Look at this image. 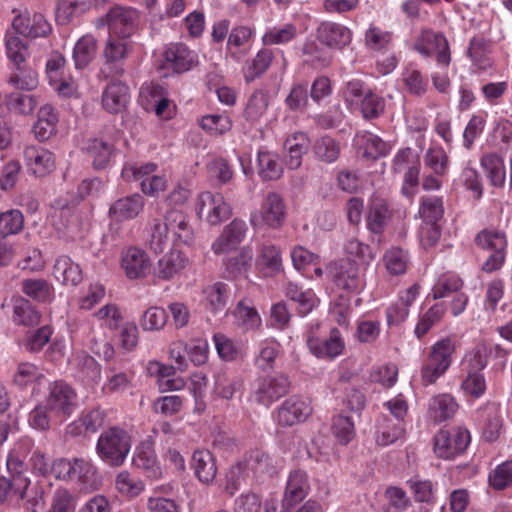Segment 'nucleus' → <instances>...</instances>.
<instances>
[{
    "label": "nucleus",
    "mask_w": 512,
    "mask_h": 512,
    "mask_svg": "<svg viewBox=\"0 0 512 512\" xmlns=\"http://www.w3.org/2000/svg\"><path fill=\"white\" fill-rule=\"evenodd\" d=\"M489 485L496 490H503L512 485V460L496 466L489 473Z\"/></svg>",
    "instance_id": "774afa93"
},
{
    "label": "nucleus",
    "mask_w": 512,
    "mask_h": 512,
    "mask_svg": "<svg viewBox=\"0 0 512 512\" xmlns=\"http://www.w3.org/2000/svg\"><path fill=\"white\" fill-rule=\"evenodd\" d=\"M34 442L29 437L18 439L12 446L7 456L6 466L11 475L24 476L27 470L25 460L32 452Z\"/></svg>",
    "instance_id": "bb28decb"
},
{
    "label": "nucleus",
    "mask_w": 512,
    "mask_h": 512,
    "mask_svg": "<svg viewBox=\"0 0 512 512\" xmlns=\"http://www.w3.org/2000/svg\"><path fill=\"white\" fill-rule=\"evenodd\" d=\"M298 34L299 30L293 23L274 25L266 29L262 36V43L266 46L285 45L296 39Z\"/></svg>",
    "instance_id": "79ce46f5"
},
{
    "label": "nucleus",
    "mask_w": 512,
    "mask_h": 512,
    "mask_svg": "<svg viewBox=\"0 0 512 512\" xmlns=\"http://www.w3.org/2000/svg\"><path fill=\"white\" fill-rule=\"evenodd\" d=\"M93 317L103 328L116 330L123 321V315L119 306L115 303H107L94 312Z\"/></svg>",
    "instance_id": "4d7b16f0"
},
{
    "label": "nucleus",
    "mask_w": 512,
    "mask_h": 512,
    "mask_svg": "<svg viewBox=\"0 0 512 512\" xmlns=\"http://www.w3.org/2000/svg\"><path fill=\"white\" fill-rule=\"evenodd\" d=\"M195 240V231L186 213L178 208H170L163 218L152 220L149 229L147 244L155 253H162L171 242L174 246L178 243L191 245Z\"/></svg>",
    "instance_id": "f257e3e1"
},
{
    "label": "nucleus",
    "mask_w": 512,
    "mask_h": 512,
    "mask_svg": "<svg viewBox=\"0 0 512 512\" xmlns=\"http://www.w3.org/2000/svg\"><path fill=\"white\" fill-rule=\"evenodd\" d=\"M463 286L460 277L453 273H447L438 278L433 285L431 295L433 299L448 297L452 293H457Z\"/></svg>",
    "instance_id": "052dcab7"
},
{
    "label": "nucleus",
    "mask_w": 512,
    "mask_h": 512,
    "mask_svg": "<svg viewBox=\"0 0 512 512\" xmlns=\"http://www.w3.org/2000/svg\"><path fill=\"white\" fill-rule=\"evenodd\" d=\"M307 347L312 355L318 359L334 360L343 354L345 342L336 328L331 329L326 339H320L314 336H308L306 339Z\"/></svg>",
    "instance_id": "2eb2a0df"
},
{
    "label": "nucleus",
    "mask_w": 512,
    "mask_h": 512,
    "mask_svg": "<svg viewBox=\"0 0 512 512\" xmlns=\"http://www.w3.org/2000/svg\"><path fill=\"white\" fill-rule=\"evenodd\" d=\"M253 251L250 247L241 248L237 254L228 258L225 262L227 273L231 277H237L247 272L251 265Z\"/></svg>",
    "instance_id": "e2e57ef3"
},
{
    "label": "nucleus",
    "mask_w": 512,
    "mask_h": 512,
    "mask_svg": "<svg viewBox=\"0 0 512 512\" xmlns=\"http://www.w3.org/2000/svg\"><path fill=\"white\" fill-rule=\"evenodd\" d=\"M69 365L75 371L76 377L83 381L93 383L100 379V365L84 351L73 353L69 359Z\"/></svg>",
    "instance_id": "a878e982"
},
{
    "label": "nucleus",
    "mask_w": 512,
    "mask_h": 512,
    "mask_svg": "<svg viewBox=\"0 0 512 512\" xmlns=\"http://www.w3.org/2000/svg\"><path fill=\"white\" fill-rule=\"evenodd\" d=\"M458 410L455 398L450 394L434 396L428 405V418L435 423H441L454 417Z\"/></svg>",
    "instance_id": "cd10ccee"
},
{
    "label": "nucleus",
    "mask_w": 512,
    "mask_h": 512,
    "mask_svg": "<svg viewBox=\"0 0 512 512\" xmlns=\"http://www.w3.org/2000/svg\"><path fill=\"white\" fill-rule=\"evenodd\" d=\"M273 473L272 458L260 449H252L227 472L225 491L232 496L248 478L272 475Z\"/></svg>",
    "instance_id": "7ed1b4c3"
},
{
    "label": "nucleus",
    "mask_w": 512,
    "mask_h": 512,
    "mask_svg": "<svg viewBox=\"0 0 512 512\" xmlns=\"http://www.w3.org/2000/svg\"><path fill=\"white\" fill-rule=\"evenodd\" d=\"M290 381L284 374L260 377L253 383L250 399L257 404L270 407L288 393Z\"/></svg>",
    "instance_id": "9d476101"
},
{
    "label": "nucleus",
    "mask_w": 512,
    "mask_h": 512,
    "mask_svg": "<svg viewBox=\"0 0 512 512\" xmlns=\"http://www.w3.org/2000/svg\"><path fill=\"white\" fill-rule=\"evenodd\" d=\"M445 311L446 307L443 303H436L421 314L414 329L415 336L418 339L423 338L435 324L441 321Z\"/></svg>",
    "instance_id": "603ef678"
},
{
    "label": "nucleus",
    "mask_w": 512,
    "mask_h": 512,
    "mask_svg": "<svg viewBox=\"0 0 512 512\" xmlns=\"http://www.w3.org/2000/svg\"><path fill=\"white\" fill-rule=\"evenodd\" d=\"M91 7L90 0H59L56 8V20L60 24H67L72 18L89 11Z\"/></svg>",
    "instance_id": "49530a36"
},
{
    "label": "nucleus",
    "mask_w": 512,
    "mask_h": 512,
    "mask_svg": "<svg viewBox=\"0 0 512 512\" xmlns=\"http://www.w3.org/2000/svg\"><path fill=\"white\" fill-rule=\"evenodd\" d=\"M192 467L196 477L203 483H211L217 474V467L212 453L208 450H197L192 457Z\"/></svg>",
    "instance_id": "e433bc0d"
},
{
    "label": "nucleus",
    "mask_w": 512,
    "mask_h": 512,
    "mask_svg": "<svg viewBox=\"0 0 512 512\" xmlns=\"http://www.w3.org/2000/svg\"><path fill=\"white\" fill-rule=\"evenodd\" d=\"M78 497L67 488H57L51 497L47 512H75Z\"/></svg>",
    "instance_id": "6e6d98bb"
},
{
    "label": "nucleus",
    "mask_w": 512,
    "mask_h": 512,
    "mask_svg": "<svg viewBox=\"0 0 512 512\" xmlns=\"http://www.w3.org/2000/svg\"><path fill=\"white\" fill-rule=\"evenodd\" d=\"M138 13L135 9L123 6L111 8L105 17L96 22V27L108 26L109 35L112 37L129 38L136 32Z\"/></svg>",
    "instance_id": "6e6552de"
},
{
    "label": "nucleus",
    "mask_w": 512,
    "mask_h": 512,
    "mask_svg": "<svg viewBox=\"0 0 512 512\" xmlns=\"http://www.w3.org/2000/svg\"><path fill=\"white\" fill-rule=\"evenodd\" d=\"M128 101L129 88L122 82L110 83L103 92V107L111 113L121 112L125 109Z\"/></svg>",
    "instance_id": "2f4dec72"
},
{
    "label": "nucleus",
    "mask_w": 512,
    "mask_h": 512,
    "mask_svg": "<svg viewBox=\"0 0 512 512\" xmlns=\"http://www.w3.org/2000/svg\"><path fill=\"white\" fill-rule=\"evenodd\" d=\"M456 346L450 338L435 342L421 368V380L424 385L434 384L442 377L453 362Z\"/></svg>",
    "instance_id": "39448f33"
},
{
    "label": "nucleus",
    "mask_w": 512,
    "mask_h": 512,
    "mask_svg": "<svg viewBox=\"0 0 512 512\" xmlns=\"http://www.w3.org/2000/svg\"><path fill=\"white\" fill-rule=\"evenodd\" d=\"M12 476V480L0 477V504L12 500L19 501L25 497L30 480L26 476Z\"/></svg>",
    "instance_id": "58836bf2"
},
{
    "label": "nucleus",
    "mask_w": 512,
    "mask_h": 512,
    "mask_svg": "<svg viewBox=\"0 0 512 512\" xmlns=\"http://www.w3.org/2000/svg\"><path fill=\"white\" fill-rule=\"evenodd\" d=\"M172 487L170 485L156 486L147 498L146 508L149 512H181L179 504L169 498Z\"/></svg>",
    "instance_id": "72a5a7b5"
},
{
    "label": "nucleus",
    "mask_w": 512,
    "mask_h": 512,
    "mask_svg": "<svg viewBox=\"0 0 512 512\" xmlns=\"http://www.w3.org/2000/svg\"><path fill=\"white\" fill-rule=\"evenodd\" d=\"M53 275L63 285L76 286L82 281V270L80 266L68 256H60L56 259L53 267Z\"/></svg>",
    "instance_id": "f704fd0d"
},
{
    "label": "nucleus",
    "mask_w": 512,
    "mask_h": 512,
    "mask_svg": "<svg viewBox=\"0 0 512 512\" xmlns=\"http://www.w3.org/2000/svg\"><path fill=\"white\" fill-rule=\"evenodd\" d=\"M256 264L269 274H275L282 270L281 250L274 244L263 245L256 259Z\"/></svg>",
    "instance_id": "09e8293b"
},
{
    "label": "nucleus",
    "mask_w": 512,
    "mask_h": 512,
    "mask_svg": "<svg viewBox=\"0 0 512 512\" xmlns=\"http://www.w3.org/2000/svg\"><path fill=\"white\" fill-rule=\"evenodd\" d=\"M354 144L366 158L377 159L385 156L388 152L386 143L377 135L367 131L357 133Z\"/></svg>",
    "instance_id": "473e14b6"
},
{
    "label": "nucleus",
    "mask_w": 512,
    "mask_h": 512,
    "mask_svg": "<svg viewBox=\"0 0 512 512\" xmlns=\"http://www.w3.org/2000/svg\"><path fill=\"white\" fill-rule=\"evenodd\" d=\"M134 464L143 469L147 476L153 479L162 477V469L158 464L156 454L149 443H142L136 448Z\"/></svg>",
    "instance_id": "4c0bfd02"
},
{
    "label": "nucleus",
    "mask_w": 512,
    "mask_h": 512,
    "mask_svg": "<svg viewBox=\"0 0 512 512\" xmlns=\"http://www.w3.org/2000/svg\"><path fill=\"white\" fill-rule=\"evenodd\" d=\"M27 171L35 177H44L55 170L56 160L54 154L38 145H28L23 152Z\"/></svg>",
    "instance_id": "dca6fc26"
},
{
    "label": "nucleus",
    "mask_w": 512,
    "mask_h": 512,
    "mask_svg": "<svg viewBox=\"0 0 512 512\" xmlns=\"http://www.w3.org/2000/svg\"><path fill=\"white\" fill-rule=\"evenodd\" d=\"M257 169L259 176L263 180H277L283 172L279 156L268 150L258 151Z\"/></svg>",
    "instance_id": "a19ab883"
},
{
    "label": "nucleus",
    "mask_w": 512,
    "mask_h": 512,
    "mask_svg": "<svg viewBox=\"0 0 512 512\" xmlns=\"http://www.w3.org/2000/svg\"><path fill=\"white\" fill-rule=\"evenodd\" d=\"M328 271L336 286L343 290L358 292L364 287L363 274L358 265L349 259L331 263Z\"/></svg>",
    "instance_id": "4468645a"
},
{
    "label": "nucleus",
    "mask_w": 512,
    "mask_h": 512,
    "mask_svg": "<svg viewBox=\"0 0 512 512\" xmlns=\"http://www.w3.org/2000/svg\"><path fill=\"white\" fill-rule=\"evenodd\" d=\"M164 58L166 64L177 73L189 71L198 63L197 54L183 44H171Z\"/></svg>",
    "instance_id": "393cba45"
},
{
    "label": "nucleus",
    "mask_w": 512,
    "mask_h": 512,
    "mask_svg": "<svg viewBox=\"0 0 512 512\" xmlns=\"http://www.w3.org/2000/svg\"><path fill=\"white\" fill-rule=\"evenodd\" d=\"M24 227V216L18 209H9L0 213V237L16 235Z\"/></svg>",
    "instance_id": "bf43d9fd"
},
{
    "label": "nucleus",
    "mask_w": 512,
    "mask_h": 512,
    "mask_svg": "<svg viewBox=\"0 0 512 512\" xmlns=\"http://www.w3.org/2000/svg\"><path fill=\"white\" fill-rule=\"evenodd\" d=\"M58 115L50 105L42 106L37 113V119L32 132L38 141H46L57 132Z\"/></svg>",
    "instance_id": "c85d7f7f"
},
{
    "label": "nucleus",
    "mask_w": 512,
    "mask_h": 512,
    "mask_svg": "<svg viewBox=\"0 0 512 512\" xmlns=\"http://www.w3.org/2000/svg\"><path fill=\"white\" fill-rule=\"evenodd\" d=\"M131 437L127 431L112 427L103 431L96 444L99 458L112 467L121 466L131 450Z\"/></svg>",
    "instance_id": "20e7f679"
},
{
    "label": "nucleus",
    "mask_w": 512,
    "mask_h": 512,
    "mask_svg": "<svg viewBox=\"0 0 512 512\" xmlns=\"http://www.w3.org/2000/svg\"><path fill=\"white\" fill-rule=\"evenodd\" d=\"M77 400V393L69 384L55 381L49 385L48 394L43 402L55 420L63 422L75 411Z\"/></svg>",
    "instance_id": "423d86ee"
},
{
    "label": "nucleus",
    "mask_w": 512,
    "mask_h": 512,
    "mask_svg": "<svg viewBox=\"0 0 512 512\" xmlns=\"http://www.w3.org/2000/svg\"><path fill=\"white\" fill-rule=\"evenodd\" d=\"M132 50V42L129 38L108 36L104 47V57L107 63L123 61Z\"/></svg>",
    "instance_id": "864d4df0"
},
{
    "label": "nucleus",
    "mask_w": 512,
    "mask_h": 512,
    "mask_svg": "<svg viewBox=\"0 0 512 512\" xmlns=\"http://www.w3.org/2000/svg\"><path fill=\"white\" fill-rule=\"evenodd\" d=\"M383 263L390 275H401L407 270L409 256L403 249L392 247L385 252L383 256Z\"/></svg>",
    "instance_id": "13d9d810"
},
{
    "label": "nucleus",
    "mask_w": 512,
    "mask_h": 512,
    "mask_svg": "<svg viewBox=\"0 0 512 512\" xmlns=\"http://www.w3.org/2000/svg\"><path fill=\"white\" fill-rule=\"evenodd\" d=\"M206 306L212 313L223 311L229 298V287L222 282H216L203 290Z\"/></svg>",
    "instance_id": "de8ad7c7"
},
{
    "label": "nucleus",
    "mask_w": 512,
    "mask_h": 512,
    "mask_svg": "<svg viewBox=\"0 0 512 512\" xmlns=\"http://www.w3.org/2000/svg\"><path fill=\"white\" fill-rule=\"evenodd\" d=\"M151 266L150 256L144 249L129 246L121 251L120 268L129 280L146 278L150 274Z\"/></svg>",
    "instance_id": "ddd939ff"
},
{
    "label": "nucleus",
    "mask_w": 512,
    "mask_h": 512,
    "mask_svg": "<svg viewBox=\"0 0 512 512\" xmlns=\"http://www.w3.org/2000/svg\"><path fill=\"white\" fill-rule=\"evenodd\" d=\"M167 322V313L165 309L159 306L147 308L140 317L139 325L144 331H160Z\"/></svg>",
    "instance_id": "680f3d73"
},
{
    "label": "nucleus",
    "mask_w": 512,
    "mask_h": 512,
    "mask_svg": "<svg viewBox=\"0 0 512 512\" xmlns=\"http://www.w3.org/2000/svg\"><path fill=\"white\" fill-rule=\"evenodd\" d=\"M233 314L237 326L244 330H255L261 326V317L249 300L239 301Z\"/></svg>",
    "instance_id": "c03bdc74"
},
{
    "label": "nucleus",
    "mask_w": 512,
    "mask_h": 512,
    "mask_svg": "<svg viewBox=\"0 0 512 512\" xmlns=\"http://www.w3.org/2000/svg\"><path fill=\"white\" fill-rule=\"evenodd\" d=\"M401 79L410 94L422 96L427 92L428 81L423 77L421 71L413 65H407L403 68Z\"/></svg>",
    "instance_id": "5fc2aeb1"
},
{
    "label": "nucleus",
    "mask_w": 512,
    "mask_h": 512,
    "mask_svg": "<svg viewBox=\"0 0 512 512\" xmlns=\"http://www.w3.org/2000/svg\"><path fill=\"white\" fill-rule=\"evenodd\" d=\"M83 149L96 169L107 167L114 151L112 144L99 138L88 139Z\"/></svg>",
    "instance_id": "c9c22d12"
},
{
    "label": "nucleus",
    "mask_w": 512,
    "mask_h": 512,
    "mask_svg": "<svg viewBox=\"0 0 512 512\" xmlns=\"http://www.w3.org/2000/svg\"><path fill=\"white\" fill-rule=\"evenodd\" d=\"M200 125L210 135L218 136L231 130L232 121L226 114H208L202 117Z\"/></svg>",
    "instance_id": "338daca9"
},
{
    "label": "nucleus",
    "mask_w": 512,
    "mask_h": 512,
    "mask_svg": "<svg viewBox=\"0 0 512 512\" xmlns=\"http://www.w3.org/2000/svg\"><path fill=\"white\" fill-rule=\"evenodd\" d=\"M415 50L424 57L436 54L439 64L448 66L450 52L447 39L440 33L423 31L414 44Z\"/></svg>",
    "instance_id": "f3484780"
},
{
    "label": "nucleus",
    "mask_w": 512,
    "mask_h": 512,
    "mask_svg": "<svg viewBox=\"0 0 512 512\" xmlns=\"http://www.w3.org/2000/svg\"><path fill=\"white\" fill-rule=\"evenodd\" d=\"M144 207V197L135 193L116 200L109 208V216L115 222L130 221L138 217Z\"/></svg>",
    "instance_id": "412c9836"
},
{
    "label": "nucleus",
    "mask_w": 512,
    "mask_h": 512,
    "mask_svg": "<svg viewBox=\"0 0 512 512\" xmlns=\"http://www.w3.org/2000/svg\"><path fill=\"white\" fill-rule=\"evenodd\" d=\"M312 412L309 401L291 397L285 400L277 410V421L282 426H292L305 421Z\"/></svg>",
    "instance_id": "aec40b11"
},
{
    "label": "nucleus",
    "mask_w": 512,
    "mask_h": 512,
    "mask_svg": "<svg viewBox=\"0 0 512 512\" xmlns=\"http://www.w3.org/2000/svg\"><path fill=\"white\" fill-rule=\"evenodd\" d=\"M391 212L385 198L378 194H373L370 198L366 216L367 229L374 234H381L389 219Z\"/></svg>",
    "instance_id": "b1692460"
},
{
    "label": "nucleus",
    "mask_w": 512,
    "mask_h": 512,
    "mask_svg": "<svg viewBox=\"0 0 512 512\" xmlns=\"http://www.w3.org/2000/svg\"><path fill=\"white\" fill-rule=\"evenodd\" d=\"M352 31L339 23L323 22L317 29L318 40L333 49H343L352 41Z\"/></svg>",
    "instance_id": "4be33fe9"
},
{
    "label": "nucleus",
    "mask_w": 512,
    "mask_h": 512,
    "mask_svg": "<svg viewBox=\"0 0 512 512\" xmlns=\"http://www.w3.org/2000/svg\"><path fill=\"white\" fill-rule=\"evenodd\" d=\"M480 166L495 188H502L506 181L504 159L497 153H485L480 158Z\"/></svg>",
    "instance_id": "c756f323"
},
{
    "label": "nucleus",
    "mask_w": 512,
    "mask_h": 512,
    "mask_svg": "<svg viewBox=\"0 0 512 512\" xmlns=\"http://www.w3.org/2000/svg\"><path fill=\"white\" fill-rule=\"evenodd\" d=\"M286 296L297 304L299 313L303 316L310 313L318 304V299L312 289L303 290L296 283L289 282L285 289Z\"/></svg>",
    "instance_id": "ea45409f"
},
{
    "label": "nucleus",
    "mask_w": 512,
    "mask_h": 512,
    "mask_svg": "<svg viewBox=\"0 0 512 512\" xmlns=\"http://www.w3.org/2000/svg\"><path fill=\"white\" fill-rule=\"evenodd\" d=\"M52 474L57 479L74 483L84 492L96 491L101 486L96 466L85 458H58L52 463Z\"/></svg>",
    "instance_id": "f03ea898"
},
{
    "label": "nucleus",
    "mask_w": 512,
    "mask_h": 512,
    "mask_svg": "<svg viewBox=\"0 0 512 512\" xmlns=\"http://www.w3.org/2000/svg\"><path fill=\"white\" fill-rule=\"evenodd\" d=\"M17 34L13 29L6 32L5 48L8 59L20 70L28 56V48Z\"/></svg>",
    "instance_id": "8fccbe9b"
},
{
    "label": "nucleus",
    "mask_w": 512,
    "mask_h": 512,
    "mask_svg": "<svg viewBox=\"0 0 512 512\" xmlns=\"http://www.w3.org/2000/svg\"><path fill=\"white\" fill-rule=\"evenodd\" d=\"M309 478L305 471L295 469L288 475L283 496V506L292 507L301 502L309 493Z\"/></svg>",
    "instance_id": "5701e85b"
},
{
    "label": "nucleus",
    "mask_w": 512,
    "mask_h": 512,
    "mask_svg": "<svg viewBox=\"0 0 512 512\" xmlns=\"http://www.w3.org/2000/svg\"><path fill=\"white\" fill-rule=\"evenodd\" d=\"M404 434L405 423L383 416L378 424L376 441L381 446H388L403 438Z\"/></svg>",
    "instance_id": "37998d69"
},
{
    "label": "nucleus",
    "mask_w": 512,
    "mask_h": 512,
    "mask_svg": "<svg viewBox=\"0 0 512 512\" xmlns=\"http://www.w3.org/2000/svg\"><path fill=\"white\" fill-rule=\"evenodd\" d=\"M470 433L463 427L440 430L434 437V452L442 459H452L463 453L470 443Z\"/></svg>",
    "instance_id": "9b49d317"
},
{
    "label": "nucleus",
    "mask_w": 512,
    "mask_h": 512,
    "mask_svg": "<svg viewBox=\"0 0 512 512\" xmlns=\"http://www.w3.org/2000/svg\"><path fill=\"white\" fill-rule=\"evenodd\" d=\"M196 213L202 221L216 226L229 219L232 208L221 193L204 191L197 196Z\"/></svg>",
    "instance_id": "0eeeda50"
},
{
    "label": "nucleus",
    "mask_w": 512,
    "mask_h": 512,
    "mask_svg": "<svg viewBox=\"0 0 512 512\" xmlns=\"http://www.w3.org/2000/svg\"><path fill=\"white\" fill-rule=\"evenodd\" d=\"M269 105L268 94L262 90H256L249 97L244 109V117L251 123L259 122L265 115Z\"/></svg>",
    "instance_id": "3c124183"
},
{
    "label": "nucleus",
    "mask_w": 512,
    "mask_h": 512,
    "mask_svg": "<svg viewBox=\"0 0 512 512\" xmlns=\"http://www.w3.org/2000/svg\"><path fill=\"white\" fill-rule=\"evenodd\" d=\"M97 42L91 34L83 35L73 49V60L77 69L85 68L96 56Z\"/></svg>",
    "instance_id": "a18cd8bd"
},
{
    "label": "nucleus",
    "mask_w": 512,
    "mask_h": 512,
    "mask_svg": "<svg viewBox=\"0 0 512 512\" xmlns=\"http://www.w3.org/2000/svg\"><path fill=\"white\" fill-rule=\"evenodd\" d=\"M309 139L302 132L294 133L287 137L284 146L287 150L286 165L289 169L295 170L302 164V157L309 148Z\"/></svg>",
    "instance_id": "7c9ffc66"
},
{
    "label": "nucleus",
    "mask_w": 512,
    "mask_h": 512,
    "mask_svg": "<svg viewBox=\"0 0 512 512\" xmlns=\"http://www.w3.org/2000/svg\"><path fill=\"white\" fill-rule=\"evenodd\" d=\"M367 89L360 80H351L342 88V97L350 111H358L366 95Z\"/></svg>",
    "instance_id": "0e129e2a"
},
{
    "label": "nucleus",
    "mask_w": 512,
    "mask_h": 512,
    "mask_svg": "<svg viewBox=\"0 0 512 512\" xmlns=\"http://www.w3.org/2000/svg\"><path fill=\"white\" fill-rule=\"evenodd\" d=\"M12 29L25 37H45L51 31V25L41 13L25 10L12 21Z\"/></svg>",
    "instance_id": "a211bd4d"
},
{
    "label": "nucleus",
    "mask_w": 512,
    "mask_h": 512,
    "mask_svg": "<svg viewBox=\"0 0 512 512\" xmlns=\"http://www.w3.org/2000/svg\"><path fill=\"white\" fill-rule=\"evenodd\" d=\"M191 266L190 258L182 250L173 247L157 260L153 276L160 281H172L181 278Z\"/></svg>",
    "instance_id": "f8f14e48"
},
{
    "label": "nucleus",
    "mask_w": 512,
    "mask_h": 512,
    "mask_svg": "<svg viewBox=\"0 0 512 512\" xmlns=\"http://www.w3.org/2000/svg\"><path fill=\"white\" fill-rule=\"evenodd\" d=\"M286 206L282 196L269 192L259 209L250 215V223L254 228L267 226L272 229L280 228L285 220Z\"/></svg>",
    "instance_id": "1a4fd4ad"
},
{
    "label": "nucleus",
    "mask_w": 512,
    "mask_h": 512,
    "mask_svg": "<svg viewBox=\"0 0 512 512\" xmlns=\"http://www.w3.org/2000/svg\"><path fill=\"white\" fill-rule=\"evenodd\" d=\"M247 233V225L243 220L234 219L224 227L221 234L212 243L211 249L216 255L227 254L237 249Z\"/></svg>",
    "instance_id": "6ab92c4d"
},
{
    "label": "nucleus",
    "mask_w": 512,
    "mask_h": 512,
    "mask_svg": "<svg viewBox=\"0 0 512 512\" xmlns=\"http://www.w3.org/2000/svg\"><path fill=\"white\" fill-rule=\"evenodd\" d=\"M477 245L491 252L495 250H506L507 239L504 232L498 230H483L476 236Z\"/></svg>",
    "instance_id": "69168bd1"
}]
</instances>
